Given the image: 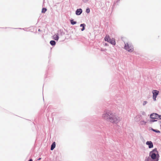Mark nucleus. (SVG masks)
<instances>
[{"mask_svg": "<svg viewBox=\"0 0 161 161\" xmlns=\"http://www.w3.org/2000/svg\"><path fill=\"white\" fill-rule=\"evenodd\" d=\"M38 31H41V30L40 29H39L38 30Z\"/></svg>", "mask_w": 161, "mask_h": 161, "instance_id": "c756f323", "label": "nucleus"}, {"mask_svg": "<svg viewBox=\"0 0 161 161\" xmlns=\"http://www.w3.org/2000/svg\"><path fill=\"white\" fill-rule=\"evenodd\" d=\"M159 156L157 149L155 148L150 152L149 157L146 158L145 161H158Z\"/></svg>", "mask_w": 161, "mask_h": 161, "instance_id": "f03ea898", "label": "nucleus"}, {"mask_svg": "<svg viewBox=\"0 0 161 161\" xmlns=\"http://www.w3.org/2000/svg\"><path fill=\"white\" fill-rule=\"evenodd\" d=\"M59 37L58 34H55L53 36V39L56 41H58L59 39Z\"/></svg>", "mask_w": 161, "mask_h": 161, "instance_id": "1a4fd4ad", "label": "nucleus"}, {"mask_svg": "<svg viewBox=\"0 0 161 161\" xmlns=\"http://www.w3.org/2000/svg\"><path fill=\"white\" fill-rule=\"evenodd\" d=\"M86 25L85 24L83 23L81 24L80 25V26L81 27H82V28L81 29V31H84L85 29V27L86 26Z\"/></svg>", "mask_w": 161, "mask_h": 161, "instance_id": "9b49d317", "label": "nucleus"}, {"mask_svg": "<svg viewBox=\"0 0 161 161\" xmlns=\"http://www.w3.org/2000/svg\"><path fill=\"white\" fill-rule=\"evenodd\" d=\"M158 121V123L159 124H160V125H161V121Z\"/></svg>", "mask_w": 161, "mask_h": 161, "instance_id": "393cba45", "label": "nucleus"}, {"mask_svg": "<svg viewBox=\"0 0 161 161\" xmlns=\"http://www.w3.org/2000/svg\"><path fill=\"white\" fill-rule=\"evenodd\" d=\"M70 21L71 24L73 25L76 24L77 23L76 21H74L72 19H70Z\"/></svg>", "mask_w": 161, "mask_h": 161, "instance_id": "f8f14e48", "label": "nucleus"}, {"mask_svg": "<svg viewBox=\"0 0 161 161\" xmlns=\"http://www.w3.org/2000/svg\"><path fill=\"white\" fill-rule=\"evenodd\" d=\"M102 117L104 119L113 123L116 124L119 121V118L118 116L109 110L104 112Z\"/></svg>", "mask_w": 161, "mask_h": 161, "instance_id": "f257e3e1", "label": "nucleus"}, {"mask_svg": "<svg viewBox=\"0 0 161 161\" xmlns=\"http://www.w3.org/2000/svg\"><path fill=\"white\" fill-rule=\"evenodd\" d=\"M33 161V160H32V159L31 158L28 161Z\"/></svg>", "mask_w": 161, "mask_h": 161, "instance_id": "a878e982", "label": "nucleus"}, {"mask_svg": "<svg viewBox=\"0 0 161 161\" xmlns=\"http://www.w3.org/2000/svg\"><path fill=\"white\" fill-rule=\"evenodd\" d=\"M82 1L84 3H86L88 1V0H82Z\"/></svg>", "mask_w": 161, "mask_h": 161, "instance_id": "5701e85b", "label": "nucleus"}, {"mask_svg": "<svg viewBox=\"0 0 161 161\" xmlns=\"http://www.w3.org/2000/svg\"><path fill=\"white\" fill-rule=\"evenodd\" d=\"M55 146H56L55 142H54L52 143V144L51 145V150H53L54 149V148H55Z\"/></svg>", "mask_w": 161, "mask_h": 161, "instance_id": "9d476101", "label": "nucleus"}, {"mask_svg": "<svg viewBox=\"0 0 161 161\" xmlns=\"http://www.w3.org/2000/svg\"><path fill=\"white\" fill-rule=\"evenodd\" d=\"M147 103V101H144L143 102V106H144Z\"/></svg>", "mask_w": 161, "mask_h": 161, "instance_id": "4be33fe9", "label": "nucleus"}, {"mask_svg": "<svg viewBox=\"0 0 161 161\" xmlns=\"http://www.w3.org/2000/svg\"><path fill=\"white\" fill-rule=\"evenodd\" d=\"M153 96H157L159 93V91L157 90H153L152 92Z\"/></svg>", "mask_w": 161, "mask_h": 161, "instance_id": "6e6552de", "label": "nucleus"}, {"mask_svg": "<svg viewBox=\"0 0 161 161\" xmlns=\"http://www.w3.org/2000/svg\"><path fill=\"white\" fill-rule=\"evenodd\" d=\"M86 12L87 13H89L90 12V9L89 8H87L86 9Z\"/></svg>", "mask_w": 161, "mask_h": 161, "instance_id": "f3484780", "label": "nucleus"}, {"mask_svg": "<svg viewBox=\"0 0 161 161\" xmlns=\"http://www.w3.org/2000/svg\"><path fill=\"white\" fill-rule=\"evenodd\" d=\"M151 130L152 131H153L157 133H160V131L158 130H157L154 129L153 128H152Z\"/></svg>", "mask_w": 161, "mask_h": 161, "instance_id": "2eb2a0df", "label": "nucleus"}, {"mask_svg": "<svg viewBox=\"0 0 161 161\" xmlns=\"http://www.w3.org/2000/svg\"><path fill=\"white\" fill-rule=\"evenodd\" d=\"M146 144L148 145V147L149 148H153V142L150 141H147L146 142Z\"/></svg>", "mask_w": 161, "mask_h": 161, "instance_id": "423d86ee", "label": "nucleus"}, {"mask_svg": "<svg viewBox=\"0 0 161 161\" xmlns=\"http://www.w3.org/2000/svg\"><path fill=\"white\" fill-rule=\"evenodd\" d=\"M104 40L113 45H115L116 44L115 39L113 38L111 39L108 35H107L104 38Z\"/></svg>", "mask_w": 161, "mask_h": 161, "instance_id": "7ed1b4c3", "label": "nucleus"}, {"mask_svg": "<svg viewBox=\"0 0 161 161\" xmlns=\"http://www.w3.org/2000/svg\"><path fill=\"white\" fill-rule=\"evenodd\" d=\"M105 45L106 46H107L108 45V44L106 43H105Z\"/></svg>", "mask_w": 161, "mask_h": 161, "instance_id": "cd10ccee", "label": "nucleus"}, {"mask_svg": "<svg viewBox=\"0 0 161 161\" xmlns=\"http://www.w3.org/2000/svg\"><path fill=\"white\" fill-rule=\"evenodd\" d=\"M155 114H157L156 113H153L151 114L150 115V118L152 119H157V115H155Z\"/></svg>", "mask_w": 161, "mask_h": 161, "instance_id": "0eeeda50", "label": "nucleus"}, {"mask_svg": "<svg viewBox=\"0 0 161 161\" xmlns=\"http://www.w3.org/2000/svg\"><path fill=\"white\" fill-rule=\"evenodd\" d=\"M119 1H120V0H117L116 2V3H118V2H119Z\"/></svg>", "mask_w": 161, "mask_h": 161, "instance_id": "bb28decb", "label": "nucleus"}, {"mask_svg": "<svg viewBox=\"0 0 161 161\" xmlns=\"http://www.w3.org/2000/svg\"><path fill=\"white\" fill-rule=\"evenodd\" d=\"M115 3H114L113 5L112 6V8L113 9L114 8V6L115 5Z\"/></svg>", "mask_w": 161, "mask_h": 161, "instance_id": "b1692460", "label": "nucleus"}, {"mask_svg": "<svg viewBox=\"0 0 161 161\" xmlns=\"http://www.w3.org/2000/svg\"><path fill=\"white\" fill-rule=\"evenodd\" d=\"M82 12V10L81 8L77 9L75 11V14L77 15H80Z\"/></svg>", "mask_w": 161, "mask_h": 161, "instance_id": "39448f33", "label": "nucleus"}, {"mask_svg": "<svg viewBox=\"0 0 161 161\" xmlns=\"http://www.w3.org/2000/svg\"><path fill=\"white\" fill-rule=\"evenodd\" d=\"M147 122L144 121H141L140 122V124L141 125H146Z\"/></svg>", "mask_w": 161, "mask_h": 161, "instance_id": "4468645a", "label": "nucleus"}, {"mask_svg": "<svg viewBox=\"0 0 161 161\" xmlns=\"http://www.w3.org/2000/svg\"><path fill=\"white\" fill-rule=\"evenodd\" d=\"M155 115L158 116L157 119H160V118H161V117H159V116H160V115H159L158 114H155Z\"/></svg>", "mask_w": 161, "mask_h": 161, "instance_id": "aec40b11", "label": "nucleus"}, {"mask_svg": "<svg viewBox=\"0 0 161 161\" xmlns=\"http://www.w3.org/2000/svg\"><path fill=\"white\" fill-rule=\"evenodd\" d=\"M47 10L46 8H42V12L43 13H45Z\"/></svg>", "mask_w": 161, "mask_h": 161, "instance_id": "dca6fc26", "label": "nucleus"}, {"mask_svg": "<svg viewBox=\"0 0 161 161\" xmlns=\"http://www.w3.org/2000/svg\"><path fill=\"white\" fill-rule=\"evenodd\" d=\"M157 97V96H155L153 95V99L154 101H156V98Z\"/></svg>", "mask_w": 161, "mask_h": 161, "instance_id": "412c9836", "label": "nucleus"}, {"mask_svg": "<svg viewBox=\"0 0 161 161\" xmlns=\"http://www.w3.org/2000/svg\"><path fill=\"white\" fill-rule=\"evenodd\" d=\"M40 159H41V158H39L38 159V160H40Z\"/></svg>", "mask_w": 161, "mask_h": 161, "instance_id": "c85d7f7f", "label": "nucleus"}, {"mask_svg": "<svg viewBox=\"0 0 161 161\" xmlns=\"http://www.w3.org/2000/svg\"><path fill=\"white\" fill-rule=\"evenodd\" d=\"M50 43L52 46H54L56 44V42L54 40H51L50 41Z\"/></svg>", "mask_w": 161, "mask_h": 161, "instance_id": "ddd939ff", "label": "nucleus"}, {"mask_svg": "<svg viewBox=\"0 0 161 161\" xmlns=\"http://www.w3.org/2000/svg\"><path fill=\"white\" fill-rule=\"evenodd\" d=\"M158 120H156L155 119H152L150 120V122H154L157 121Z\"/></svg>", "mask_w": 161, "mask_h": 161, "instance_id": "6ab92c4d", "label": "nucleus"}, {"mask_svg": "<svg viewBox=\"0 0 161 161\" xmlns=\"http://www.w3.org/2000/svg\"><path fill=\"white\" fill-rule=\"evenodd\" d=\"M124 48L130 52H132L134 51V48L132 46L130 45L128 43L125 44Z\"/></svg>", "mask_w": 161, "mask_h": 161, "instance_id": "20e7f679", "label": "nucleus"}, {"mask_svg": "<svg viewBox=\"0 0 161 161\" xmlns=\"http://www.w3.org/2000/svg\"><path fill=\"white\" fill-rule=\"evenodd\" d=\"M59 31H60V32L61 33V34L62 36L64 34V33L63 31L62 30H60Z\"/></svg>", "mask_w": 161, "mask_h": 161, "instance_id": "a211bd4d", "label": "nucleus"}, {"mask_svg": "<svg viewBox=\"0 0 161 161\" xmlns=\"http://www.w3.org/2000/svg\"><path fill=\"white\" fill-rule=\"evenodd\" d=\"M19 29H21V28H19Z\"/></svg>", "mask_w": 161, "mask_h": 161, "instance_id": "7c9ffc66", "label": "nucleus"}]
</instances>
